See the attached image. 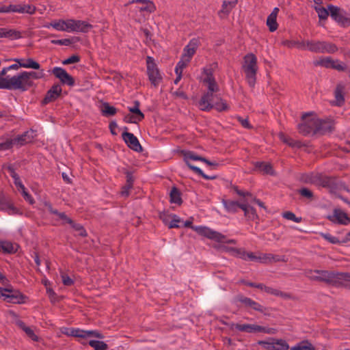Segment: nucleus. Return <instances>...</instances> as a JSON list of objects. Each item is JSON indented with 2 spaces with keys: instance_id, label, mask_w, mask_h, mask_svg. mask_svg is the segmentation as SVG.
<instances>
[{
  "instance_id": "1",
  "label": "nucleus",
  "mask_w": 350,
  "mask_h": 350,
  "mask_svg": "<svg viewBox=\"0 0 350 350\" xmlns=\"http://www.w3.org/2000/svg\"><path fill=\"white\" fill-rule=\"evenodd\" d=\"M181 154L183 156V159L185 162L186 163L188 167L193 172L197 174L198 175L202 176L203 178L206 180H215L217 178V176H208L205 174L200 168L198 167H196L193 165H192L190 163V161H200L206 164H207L209 166H213V167H217L219 166V163L217 162H212L209 160L206 159V158L198 155L196 153H195L193 151L189 150H182Z\"/></svg>"
},
{
  "instance_id": "2",
  "label": "nucleus",
  "mask_w": 350,
  "mask_h": 350,
  "mask_svg": "<svg viewBox=\"0 0 350 350\" xmlns=\"http://www.w3.org/2000/svg\"><path fill=\"white\" fill-rule=\"evenodd\" d=\"M43 77V70L39 72L23 71L17 74V77L12 80V83L17 88V91L24 92L35 85L33 79H42Z\"/></svg>"
},
{
  "instance_id": "3",
  "label": "nucleus",
  "mask_w": 350,
  "mask_h": 350,
  "mask_svg": "<svg viewBox=\"0 0 350 350\" xmlns=\"http://www.w3.org/2000/svg\"><path fill=\"white\" fill-rule=\"evenodd\" d=\"M340 272L329 271L325 270H306L305 275L313 281L323 282L328 284L338 285V275Z\"/></svg>"
},
{
  "instance_id": "4",
  "label": "nucleus",
  "mask_w": 350,
  "mask_h": 350,
  "mask_svg": "<svg viewBox=\"0 0 350 350\" xmlns=\"http://www.w3.org/2000/svg\"><path fill=\"white\" fill-rule=\"evenodd\" d=\"M243 69L249 85L254 87L258 71L257 58L253 53L246 55L243 58Z\"/></svg>"
},
{
  "instance_id": "5",
  "label": "nucleus",
  "mask_w": 350,
  "mask_h": 350,
  "mask_svg": "<svg viewBox=\"0 0 350 350\" xmlns=\"http://www.w3.org/2000/svg\"><path fill=\"white\" fill-rule=\"evenodd\" d=\"M331 18L342 27L350 26V16L342 9L332 4L328 5Z\"/></svg>"
},
{
  "instance_id": "6",
  "label": "nucleus",
  "mask_w": 350,
  "mask_h": 350,
  "mask_svg": "<svg viewBox=\"0 0 350 350\" xmlns=\"http://www.w3.org/2000/svg\"><path fill=\"white\" fill-rule=\"evenodd\" d=\"M310 115L308 113H305L302 116V119L304 120L303 123H301L298 125V130L299 133L303 135H317V132H316L317 128V117H311L310 118H307Z\"/></svg>"
},
{
  "instance_id": "7",
  "label": "nucleus",
  "mask_w": 350,
  "mask_h": 350,
  "mask_svg": "<svg viewBox=\"0 0 350 350\" xmlns=\"http://www.w3.org/2000/svg\"><path fill=\"white\" fill-rule=\"evenodd\" d=\"M147 74L151 83L154 86H157L162 80V77L159 73V70L154 62V59L150 57H146Z\"/></svg>"
},
{
  "instance_id": "8",
  "label": "nucleus",
  "mask_w": 350,
  "mask_h": 350,
  "mask_svg": "<svg viewBox=\"0 0 350 350\" xmlns=\"http://www.w3.org/2000/svg\"><path fill=\"white\" fill-rule=\"evenodd\" d=\"M92 28V25L86 21L73 19L67 20V31L88 33Z\"/></svg>"
},
{
  "instance_id": "9",
  "label": "nucleus",
  "mask_w": 350,
  "mask_h": 350,
  "mask_svg": "<svg viewBox=\"0 0 350 350\" xmlns=\"http://www.w3.org/2000/svg\"><path fill=\"white\" fill-rule=\"evenodd\" d=\"M9 71L8 67L3 68L0 72V89L17 91V88L12 84V80L17 77V74L13 76L7 75Z\"/></svg>"
},
{
  "instance_id": "10",
  "label": "nucleus",
  "mask_w": 350,
  "mask_h": 350,
  "mask_svg": "<svg viewBox=\"0 0 350 350\" xmlns=\"http://www.w3.org/2000/svg\"><path fill=\"white\" fill-rule=\"evenodd\" d=\"M213 93L209 94V92H207L202 96L198 103L201 110L209 111L214 107L215 103L217 101L219 97L214 95Z\"/></svg>"
},
{
  "instance_id": "11",
  "label": "nucleus",
  "mask_w": 350,
  "mask_h": 350,
  "mask_svg": "<svg viewBox=\"0 0 350 350\" xmlns=\"http://www.w3.org/2000/svg\"><path fill=\"white\" fill-rule=\"evenodd\" d=\"M195 231L199 234L207 237L217 242L224 241L225 236L219 232L213 231L211 229L204 226H196Z\"/></svg>"
},
{
  "instance_id": "12",
  "label": "nucleus",
  "mask_w": 350,
  "mask_h": 350,
  "mask_svg": "<svg viewBox=\"0 0 350 350\" xmlns=\"http://www.w3.org/2000/svg\"><path fill=\"white\" fill-rule=\"evenodd\" d=\"M236 299L237 301L242 303L245 307L252 308L255 311H258L266 314V310L267 309L260 305L259 303L252 300L251 298L239 295L237 296Z\"/></svg>"
},
{
  "instance_id": "13",
  "label": "nucleus",
  "mask_w": 350,
  "mask_h": 350,
  "mask_svg": "<svg viewBox=\"0 0 350 350\" xmlns=\"http://www.w3.org/2000/svg\"><path fill=\"white\" fill-rule=\"evenodd\" d=\"M25 299L26 297L19 291L7 288L5 300L8 302L12 304H23L25 303Z\"/></svg>"
},
{
  "instance_id": "14",
  "label": "nucleus",
  "mask_w": 350,
  "mask_h": 350,
  "mask_svg": "<svg viewBox=\"0 0 350 350\" xmlns=\"http://www.w3.org/2000/svg\"><path fill=\"white\" fill-rule=\"evenodd\" d=\"M62 89L59 83L54 84L47 92L43 98L42 105L55 101L62 94Z\"/></svg>"
},
{
  "instance_id": "15",
  "label": "nucleus",
  "mask_w": 350,
  "mask_h": 350,
  "mask_svg": "<svg viewBox=\"0 0 350 350\" xmlns=\"http://www.w3.org/2000/svg\"><path fill=\"white\" fill-rule=\"evenodd\" d=\"M122 139L127 146L136 152H142L143 148L137 138L131 133L125 131L122 135Z\"/></svg>"
},
{
  "instance_id": "16",
  "label": "nucleus",
  "mask_w": 350,
  "mask_h": 350,
  "mask_svg": "<svg viewBox=\"0 0 350 350\" xmlns=\"http://www.w3.org/2000/svg\"><path fill=\"white\" fill-rule=\"evenodd\" d=\"M327 219L333 223L342 225H347L350 222V218L339 208H335L333 214L327 216Z\"/></svg>"
},
{
  "instance_id": "17",
  "label": "nucleus",
  "mask_w": 350,
  "mask_h": 350,
  "mask_svg": "<svg viewBox=\"0 0 350 350\" xmlns=\"http://www.w3.org/2000/svg\"><path fill=\"white\" fill-rule=\"evenodd\" d=\"M0 210L5 211L9 215L19 213V211L12 204H10L2 191L0 190Z\"/></svg>"
},
{
  "instance_id": "18",
  "label": "nucleus",
  "mask_w": 350,
  "mask_h": 350,
  "mask_svg": "<svg viewBox=\"0 0 350 350\" xmlns=\"http://www.w3.org/2000/svg\"><path fill=\"white\" fill-rule=\"evenodd\" d=\"M317 135H325L331 133L334 129V124L332 121L323 120L317 118Z\"/></svg>"
},
{
  "instance_id": "19",
  "label": "nucleus",
  "mask_w": 350,
  "mask_h": 350,
  "mask_svg": "<svg viewBox=\"0 0 350 350\" xmlns=\"http://www.w3.org/2000/svg\"><path fill=\"white\" fill-rule=\"evenodd\" d=\"M33 133V131L31 130L25 131L22 135H18L17 137L12 139L14 145L16 144L21 146L31 142L34 137Z\"/></svg>"
},
{
  "instance_id": "20",
  "label": "nucleus",
  "mask_w": 350,
  "mask_h": 350,
  "mask_svg": "<svg viewBox=\"0 0 350 350\" xmlns=\"http://www.w3.org/2000/svg\"><path fill=\"white\" fill-rule=\"evenodd\" d=\"M198 43L199 41L197 39L193 38L191 40L189 44L184 48L182 57L191 60L198 47Z\"/></svg>"
},
{
  "instance_id": "21",
  "label": "nucleus",
  "mask_w": 350,
  "mask_h": 350,
  "mask_svg": "<svg viewBox=\"0 0 350 350\" xmlns=\"http://www.w3.org/2000/svg\"><path fill=\"white\" fill-rule=\"evenodd\" d=\"M226 325H228L231 329L234 328L237 329L240 332H247V333H256L257 332V327L258 325L255 324H239V323H226Z\"/></svg>"
},
{
  "instance_id": "22",
  "label": "nucleus",
  "mask_w": 350,
  "mask_h": 350,
  "mask_svg": "<svg viewBox=\"0 0 350 350\" xmlns=\"http://www.w3.org/2000/svg\"><path fill=\"white\" fill-rule=\"evenodd\" d=\"M320 186L329 189L330 192H335L338 189V184L336 178L325 175H323Z\"/></svg>"
},
{
  "instance_id": "23",
  "label": "nucleus",
  "mask_w": 350,
  "mask_h": 350,
  "mask_svg": "<svg viewBox=\"0 0 350 350\" xmlns=\"http://www.w3.org/2000/svg\"><path fill=\"white\" fill-rule=\"evenodd\" d=\"M241 209L244 211V215L247 220L256 221L258 219L256 209L247 204V200H245V202H242Z\"/></svg>"
},
{
  "instance_id": "24",
  "label": "nucleus",
  "mask_w": 350,
  "mask_h": 350,
  "mask_svg": "<svg viewBox=\"0 0 350 350\" xmlns=\"http://www.w3.org/2000/svg\"><path fill=\"white\" fill-rule=\"evenodd\" d=\"M279 9L278 8H275L267 18V25L271 32H273L278 29V25L276 18Z\"/></svg>"
},
{
  "instance_id": "25",
  "label": "nucleus",
  "mask_w": 350,
  "mask_h": 350,
  "mask_svg": "<svg viewBox=\"0 0 350 350\" xmlns=\"http://www.w3.org/2000/svg\"><path fill=\"white\" fill-rule=\"evenodd\" d=\"M254 165L255 170L262 172L264 174L270 175L274 174L273 167L269 163L256 161L254 163Z\"/></svg>"
},
{
  "instance_id": "26",
  "label": "nucleus",
  "mask_w": 350,
  "mask_h": 350,
  "mask_svg": "<svg viewBox=\"0 0 350 350\" xmlns=\"http://www.w3.org/2000/svg\"><path fill=\"white\" fill-rule=\"evenodd\" d=\"M222 204L226 210L229 213H237L239 208L241 209L242 202L237 201L226 200L223 199Z\"/></svg>"
},
{
  "instance_id": "27",
  "label": "nucleus",
  "mask_w": 350,
  "mask_h": 350,
  "mask_svg": "<svg viewBox=\"0 0 350 350\" xmlns=\"http://www.w3.org/2000/svg\"><path fill=\"white\" fill-rule=\"evenodd\" d=\"M262 291H265L268 294H271L275 296L281 297L284 299H288L291 298V294L285 292H282L280 290L273 288L269 286H267L265 284H263V287Z\"/></svg>"
},
{
  "instance_id": "28",
  "label": "nucleus",
  "mask_w": 350,
  "mask_h": 350,
  "mask_svg": "<svg viewBox=\"0 0 350 350\" xmlns=\"http://www.w3.org/2000/svg\"><path fill=\"white\" fill-rule=\"evenodd\" d=\"M271 258H274V256L271 254H263L261 256H257L253 252H250L249 259L252 261H258L265 263L271 262Z\"/></svg>"
},
{
  "instance_id": "29",
  "label": "nucleus",
  "mask_w": 350,
  "mask_h": 350,
  "mask_svg": "<svg viewBox=\"0 0 350 350\" xmlns=\"http://www.w3.org/2000/svg\"><path fill=\"white\" fill-rule=\"evenodd\" d=\"M170 202L180 205L183 203L181 193L177 187H173L170 193Z\"/></svg>"
},
{
  "instance_id": "30",
  "label": "nucleus",
  "mask_w": 350,
  "mask_h": 350,
  "mask_svg": "<svg viewBox=\"0 0 350 350\" xmlns=\"http://www.w3.org/2000/svg\"><path fill=\"white\" fill-rule=\"evenodd\" d=\"M17 245H14L9 241H0V250L5 253H14L16 252Z\"/></svg>"
},
{
  "instance_id": "31",
  "label": "nucleus",
  "mask_w": 350,
  "mask_h": 350,
  "mask_svg": "<svg viewBox=\"0 0 350 350\" xmlns=\"http://www.w3.org/2000/svg\"><path fill=\"white\" fill-rule=\"evenodd\" d=\"M343 91H344V86L342 84L337 85L334 94L335 98L336 99L337 105L338 106H340L342 104H343L345 101V98L343 96Z\"/></svg>"
},
{
  "instance_id": "32",
  "label": "nucleus",
  "mask_w": 350,
  "mask_h": 350,
  "mask_svg": "<svg viewBox=\"0 0 350 350\" xmlns=\"http://www.w3.org/2000/svg\"><path fill=\"white\" fill-rule=\"evenodd\" d=\"M46 27H52L58 31H67V21H64V20L54 21H52L49 25H46Z\"/></svg>"
},
{
  "instance_id": "33",
  "label": "nucleus",
  "mask_w": 350,
  "mask_h": 350,
  "mask_svg": "<svg viewBox=\"0 0 350 350\" xmlns=\"http://www.w3.org/2000/svg\"><path fill=\"white\" fill-rule=\"evenodd\" d=\"M321 44V53H334L338 51V47L333 43L322 41Z\"/></svg>"
},
{
  "instance_id": "34",
  "label": "nucleus",
  "mask_w": 350,
  "mask_h": 350,
  "mask_svg": "<svg viewBox=\"0 0 350 350\" xmlns=\"http://www.w3.org/2000/svg\"><path fill=\"white\" fill-rule=\"evenodd\" d=\"M321 42L307 40V49L314 53H321Z\"/></svg>"
},
{
  "instance_id": "35",
  "label": "nucleus",
  "mask_w": 350,
  "mask_h": 350,
  "mask_svg": "<svg viewBox=\"0 0 350 350\" xmlns=\"http://www.w3.org/2000/svg\"><path fill=\"white\" fill-rule=\"evenodd\" d=\"M338 284H343L350 289V273L340 272L338 275Z\"/></svg>"
},
{
  "instance_id": "36",
  "label": "nucleus",
  "mask_w": 350,
  "mask_h": 350,
  "mask_svg": "<svg viewBox=\"0 0 350 350\" xmlns=\"http://www.w3.org/2000/svg\"><path fill=\"white\" fill-rule=\"evenodd\" d=\"M333 63L334 60L330 57H322L314 62L315 66H320L326 68H331Z\"/></svg>"
},
{
  "instance_id": "37",
  "label": "nucleus",
  "mask_w": 350,
  "mask_h": 350,
  "mask_svg": "<svg viewBox=\"0 0 350 350\" xmlns=\"http://www.w3.org/2000/svg\"><path fill=\"white\" fill-rule=\"evenodd\" d=\"M129 110L133 115H135L138 120H143L144 118V113L139 109V102L138 100L134 101V106L132 107H129Z\"/></svg>"
},
{
  "instance_id": "38",
  "label": "nucleus",
  "mask_w": 350,
  "mask_h": 350,
  "mask_svg": "<svg viewBox=\"0 0 350 350\" xmlns=\"http://www.w3.org/2000/svg\"><path fill=\"white\" fill-rule=\"evenodd\" d=\"M79 40V38L73 37L72 38H65V39H61V40H52L51 41V42L54 44L69 46L72 44L75 43L76 42H77Z\"/></svg>"
},
{
  "instance_id": "39",
  "label": "nucleus",
  "mask_w": 350,
  "mask_h": 350,
  "mask_svg": "<svg viewBox=\"0 0 350 350\" xmlns=\"http://www.w3.org/2000/svg\"><path fill=\"white\" fill-rule=\"evenodd\" d=\"M88 344L94 350H107L108 349V345L103 341L91 340Z\"/></svg>"
},
{
  "instance_id": "40",
  "label": "nucleus",
  "mask_w": 350,
  "mask_h": 350,
  "mask_svg": "<svg viewBox=\"0 0 350 350\" xmlns=\"http://www.w3.org/2000/svg\"><path fill=\"white\" fill-rule=\"evenodd\" d=\"M117 112L116 107L109 105L108 103H105L103 105L102 113L105 116H114Z\"/></svg>"
},
{
  "instance_id": "41",
  "label": "nucleus",
  "mask_w": 350,
  "mask_h": 350,
  "mask_svg": "<svg viewBox=\"0 0 350 350\" xmlns=\"http://www.w3.org/2000/svg\"><path fill=\"white\" fill-rule=\"evenodd\" d=\"M203 82L207 85L209 94L218 92L219 88L215 79H204Z\"/></svg>"
},
{
  "instance_id": "42",
  "label": "nucleus",
  "mask_w": 350,
  "mask_h": 350,
  "mask_svg": "<svg viewBox=\"0 0 350 350\" xmlns=\"http://www.w3.org/2000/svg\"><path fill=\"white\" fill-rule=\"evenodd\" d=\"M230 251L232 252L233 255L238 256L243 260L249 258L250 252H247L243 249L231 247Z\"/></svg>"
},
{
  "instance_id": "43",
  "label": "nucleus",
  "mask_w": 350,
  "mask_h": 350,
  "mask_svg": "<svg viewBox=\"0 0 350 350\" xmlns=\"http://www.w3.org/2000/svg\"><path fill=\"white\" fill-rule=\"evenodd\" d=\"M3 38H9L11 39H17L21 38V33L14 29H8L3 28Z\"/></svg>"
},
{
  "instance_id": "44",
  "label": "nucleus",
  "mask_w": 350,
  "mask_h": 350,
  "mask_svg": "<svg viewBox=\"0 0 350 350\" xmlns=\"http://www.w3.org/2000/svg\"><path fill=\"white\" fill-rule=\"evenodd\" d=\"M22 68H32L35 70H39L40 65L32 58H28L25 60V64H21Z\"/></svg>"
},
{
  "instance_id": "45",
  "label": "nucleus",
  "mask_w": 350,
  "mask_h": 350,
  "mask_svg": "<svg viewBox=\"0 0 350 350\" xmlns=\"http://www.w3.org/2000/svg\"><path fill=\"white\" fill-rule=\"evenodd\" d=\"M315 10L318 13V16L320 20H326L328 16H330L328 8H325L323 7H315Z\"/></svg>"
},
{
  "instance_id": "46",
  "label": "nucleus",
  "mask_w": 350,
  "mask_h": 350,
  "mask_svg": "<svg viewBox=\"0 0 350 350\" xmlns=\"http://www.w3.org/2000/svg\"><path fill=\"white\" fill-rule=\"evenodd\" d=\"M213 108H215L218 111H223L228 110L229 107L224 100L219 98L217 101L215 103Z\"/></svg>"
},
{
  "instance_id": "47",
  "label": "nucleus",
  "mask_w": 350,
  "mask_h": 350,
  "mask_svg": "<svg viewBox=\"0 0 350 350\" xmlns=\"http://www.w3.org/2000/svg\"><path fill=\"white\" fill-rule=\"evenodd\" d=\"M70 226L78 232V234L85 237L87 236L86 230L84 229L83 226L80 224L75 223L74 221H72V224H70Z\"/></svg>"
},
{
  "instance_id": "48",
  "label": "nucleus",
  "mask_w": 350,
  "mask_h": 350,
  "mask_svg": "<svg viewBox=\"0 0 350 350\" xmlns=\"http://www.w3.org/2000/svg\"><path fill=\"white\" fill-rule=\"evenodd\" d=\"M275 350H288L289 346L288 343L282 339L275 338Z\"/></svg>"
},
{
  "instance_id": "49",
  "label": "nucleus",
  "mask_w": 350,
  "mask_h": 350,
  "mask_svg": "<svg viewBox=\"0 0 350 350\" xmlns=\"http://www.w3.org/2000/svg\"><path fill=\"white\" fill-rule=\"evenodd\" d=\"M297 192L302 197H304L306 199L312 200L314 198L313 192L306 187L301 188L300 189L298 190Z\"/></svg>"
},
{
  "instance_id": "50",
  "label": "nucleus",
  "mask_w": 350,
  "mask_h": 350,
  "mask_svg": "<svg viewBox=\"0 0 350 350\" xmlns=\"http://www.w3.org/2000/svg\"><path fill=\"white\" fill-rule=\"evenodd\" d=\"M271 342L259 340L258 344L262 345L266 350H275V338H270Z\"/></svg>"
},
{
  "instance_id": "51",
  "label": "nucleus",
  "mask_w": 350,
  "mask_h": 350,
  "mask_svg": "<svg viewBox=\"0 0 350 350\" xmlns=\"http://www.w3.org/2000/svg\"><path fill=\"white\" fill-rule=\"evenodd\" d=\"M190 62L189 59L183 58L181 57V59L178 62L176 68L175 72H183V70L187 66V64Z\"/></svg>"
},
{
  "instance_id": "52",
  "label": "nucleus",
  "mask_w": 350,
  "mask_h": 350,
  "mask_svg": "<svg viewBox=\"0 0 350 350\" xmlns=\"http://www.w3.org/2000/svg\"><path fill=\"white\" fill-rule=\"evenodd\" d=\"M321 236L324 238L326 241L333 244L342 243L337 237L331 235L329 233H320Z\"/></svg>"
},
{
  "instance_id": "53",
  "label": "nucleus",
  "mask_w": 350,
  "mask_h": 350,
  "mask_svg": "<svg viewBox=\"0 0 350 350\" xmlns=\"http://www.w3.org/2000/svg\"><path fill=\"white\" fill-rule=\"evenodd\" d=\"M52 73L55 76V77H57L59 80H62V79L65 76L67 72L61 67H55L52 70Z\"/></svg>"
},
{
  "instance_id": "54",
  "label": "nucleus",
  "mask_w": 350,
  "mask_h": 350,
  "mask_svg": "<svg viewBox=\"0 0 350 350\" xmlns=\"http://www.w3.org/2000/svg\"><path fill=\"white\" fill-rule=\"evenodd\" d=\"M283 217L286 219L291 220L297 223L301 221V217H297L291 211L284 212L283 213Z\"/></svg>"
},
{
  "instance_id": "55",
  "label": "nucleus",
  "mask_w": 350,
  "mask_h": 350,
  "mask_svg": "<svg viewBox=\"0 0 350 350\" xmlns=\"http://www.w3.org/2000/svg\"><path fill=\"white\" fill-rule=\"evenodd\" d=\"M257 332H264L268 334H275L277 332V329L273 327H267L258 325Z\"/></svg>"
},
{
  "instance_id": "56",
  "label": "nucleus",
  "mask_w": 350,
  "mask_h": 350,
  "mask_svg": "<svg viewBox=\"0 0 350 350\" xmlns=\"http://www.w3.org/2000/svg\"><path fill=\"white\" fill-rule=\"evenodd\" d=\"M60 81L63 84H66L69 86H73L75 85V79L74 78L70 75L68 72L65 75V76L60 80Z\"/></svg>"
},
{
  "instance_id": "57",
  "label": "nucleus",
  "mask_w": 350,
  "mask_h": 350,
  "mask_svg": "<svg viewBox=\"0 0 350 350\" xmlns=\"http://www.w3.org/2000/svg\"><path fill=\"white\" fill-rule=\"evenodd\" d=\"M145 4V6L140 8L142 11H147L150 13L155 11L156 7L152 1L148 0Z\"/></svg>"
},
{
  "instance_id": "58",
  "label": "nucleus",
  "mask_w": 350,
  "mask_h": 350,
  "mask_svg": "<svg viewBox=\"0 0 350 350\" xmlns=\"http://www.w3.org/2000/svg\"><path fill=\"white\" fill-rule=\"evenodd\" d=\"M338 71H344L346 69V64L338 60H334L332 68Z\"/></svg>"
},
{
  "instance_id": "59",
  "label": "nucleus",
  "mask_w": 350,
  "mask_h": 350,
  "mask_svg": "<svg viewBox=\"0 0 350 350\" xmlns=\"http://www.w3.org/2000/svg\"><path fill=\"white\" fill-rule=\"evenodd\" d=\"M70 335L78 338H86L85 330L79 329H72L70 331Z\"/></svg>"
},
{
  "instance_id": "60",
  "label": "nucleus",
  "mask_w": 350,
  "mask_h": 350,
  "mask_svg": "<svg viewBox=\"0 0 350 350\" xmlns=\"http://www.w3.org/2000/svg\"><path fill=\"white\" fill-rule=\"evenodd\" d=\"M291 350H314V349L312 347V345L310 343H308V345H304L302 343H301L291 347Z\"/></svg>"
},
{
  "instance_id": "61",
  "label": "nucleus",
  "mask_w": 350,
  "mask_h": 350,
  "mask_svg": "<svg viewBox=\"0 0 350 350\" xmlns=\"http://www.w3.org/2000/svg\"><path fill=\"white\" fill-rule=\"evenodd\" d=\"M79 61H80V57L77 55H73L69 57L68 58H67L66 59L64 60L62 63H63V64L68 65V64H71L77 63Z\"/></svg>"
},
{
  "instance_id": "62",
  "label": "nucleus",
  "mask_w": 350,
  "mask_h": 350,
  "mask_svg": "<svg viewBox=\"0 0 350 350\" xmlns=\"http://www.w3.org/2000/svg\"><path fill=\"white\" fill-rule=\"evenodd\" d=\"M323 177L322 174H312V180H310V183L316 185H321V179Z\"/></svg>"
},
{
  "instance_id": "63",
  "label": "nucleus",
  "mask_w": 350,
  "mask_h": 350,
  "mask_svg": "<svg viewBox=\"0 0 350 350\" xmlns=\"http://www.w3.org/2000/svg\"><path fill=\"white\" fill-rule=\"evenodd\" d=\"M280 138L283 142L287 144L289 146L295 147L296 145V143L294 142L293 139L285 136L283 133L280 134Z\"/></svg>"
},
{
  "instance_id": "64",
  "label": "nucleus",
  "mask_w": 350,
  "mask_h": 350,
  "mask_svg": "<svg viewBox=\"0 0 350 350\" xmlns=\"http://www.w3.org/2000/svg\"><path fill=\"white\" fill-rule=\"evenodd\" d=\"M61 278H62V282H63L64 285H65V286H70L74 284L73 280L71 279L68 275H67L66 274H65L64 273H62Z\"/></svg>"
}]
</instances>
